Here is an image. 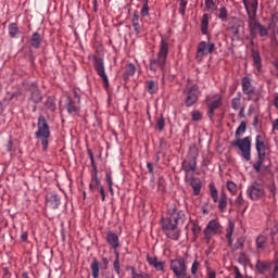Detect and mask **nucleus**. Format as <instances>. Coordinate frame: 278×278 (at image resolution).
Masks as SVG:
<instances>
[{
  "mask_svg": "<svg viewBox=\"0 0 278 278\" xmlns=\"http://www.w3.org/2000/svg\"><path fill=\"white\" fill-rule=\"evenodd\" d=\"M35 138L41 142L43 151L49 149V138H51V129L49 128V123L43 115L38 117L37 131L35 132Z\"/></svg>",
  "mask_w": 278,
  "mask_h": 278,
  "instance_id": "nucleus-1",
  "label": "nucleus"
},
{
  "mask_svg": "<svg viewBox=\"0 0 278 278\" xmlns=\"http://www.w3.org/2000/svg\"><path fill=\"white\" fill-rule=\"evenodd\" d=\"M166 58H168V41L166 39L161 40L160 51L156 60L150 62V71H164L166 68Z\"/></svg>",
  "mask_w": 278,
  "mask_h": 278,
  "instance_id": "nucleus-2",
  "label": "nucleus"
},
{
  "mask_svg": "<svg viewBox=\"0 0 278 278\" xmlns=\"http://www.w3.org/2000/svg\"><path fill=\"white\" fill-rule=\"evenodd\" d=\"M161 225L165 236H167L169 240H179L181 232L179 228H177V222L170 218H162Z\"/></svg>",
  "mask_w": 278,
  "mask_h": 278,
  "instance_id": "nucleus-3",
  "label": "nucleus"
},
{
  "mask_svg": "<svg viewBox=\"0 0 278 278\" xmlns=\"http://www.w3.org/2000/svg\"><path fill=\"white\" fill-rule=\"evenodd\" d=\"M220 233H223V225H220L218 219H212L204 229V239L206 243L210 244L212 238H214V236H220Z\"/></svg>",
  "mask_w": 278,
  "mask_h": 278,
  "instance_id": "nucleus-4",
  "label": "nucleus"
},
{
  "mask_svg": "<svg viewBox=\"0 0 278 278\" xmlns=\"http://www.w3.org/2000/svg\"><path fill=\"white\" fill-rule=\"evenodd\" d=\"M232 147L241 151V155L247 162L251 161V137L236 139L232 142Z\"/></svg>",
  "mask_w": 278,
  "mask_h": 278,
  "instance_id": "nucleus-5",
  "label": "nucleus"
},
{
  "mask_svg": "<svg viewBox=\"0 0 278 278\" xmlns=\"http://www.w3.org/2000/svg\"><path fill=\"white\" fill-rule=\"evenodd\" d=\"M169 267H170V270H173L175 277H178V278L186 277L188 273V267H186V260L184 258L172 260Z\"/></svg>",
  "mask_w": 278,
  "mask_h": 278,
  "instance_id": "nucleus-6",
  "label": "nucleus"
},
{
  "mask_svg": "<svg viewBox=\"0 0 278 278\" xmlns=\"http://www.w3.org/2000/svg\"><path fill=\"white\" fill-rule=\"evenodd\" d=\"M187 97L185 100V104L187 108H192L197 101H199V97L201 96V90L199 89V86L193 85L187 91H185Z\"/></svg>",
  "mask_w": 278,
  "mask_h": 278,
  "instance_id": "nucleus-7",
  "label": "nucleus"
},
{
  "mask_svg": "<svg viewBox=\"0 0 278 278\" xmlns=\"http://www.w3.org/2000/svg\"><path fill=\"white\" fill-rule=\"evenodd\" d=\"M214 49H216L214 42L201 41L198 46L197 60L201 62L205 55L214 53Z\"/></svg>",
  "mask_w": 278,
  "mask_h": 278,
  "instance_id": "nucleus-8",
  "label": "nucleus"
},
{
  "mask_svg": "<svg viewBox=\"0 0 278 278\" xmlns=\"http://www.w3.org/2000/svg\"><path fill=\"white\" fill-rule=\"evenodd\" d=\"M65 105L71 116H77V114H79V110H81V100L79 99V96L76 93L74 100L67 98Z\"/></svg>",
  "mask_w": 278,
  "mask_h": 278,
  "instance_id": "nucleus-9",
  "label": "nucleus"
},
{
  "mask_svg": "<svg viewBox=\"0 0 278 278\" xmlns=\"http://www.w3.org/2000/svg\"><path fill=\"white\" fill-rule=\"evenodd\" d=\"M223 105V96L222 94H214L211 98H207V108H208V118H212L214 116V112L218 110Z\"/></svg>",
  "mask_w": 278,
  "mask_h": 278,
  "instance_id": "nucleus-10",
  "label": "nucleus"
},
{
  "mask_svg": "<svg viewBox=\"0 0 278 278\" xmlns=\"http://www.w3.org/2000/svg\"><path fill=\"white\" fill-rule=\"evenodd\" d=\"M248 194L252 201H257V199H262V197H264V187L257 182H253L248 188Z\"/></svg>",
  "mask_w": 278,
  "mask_h": 278,
  "instance_id": "nucleus-11",
  "label": "nucleus"
},
{
  "mask_svg": "<svg viewBox=\"0 0 278 278\" xmlns=\"http://www.w3.org/2000/svg\"><path fill=\"white\" fill-rule=\"evenodd\" d=\"M93 66L97 74L101 77L102 81L108 86V74H105V65L103 64V59H94Z\"/></svg>",
  "mask_w": 278,
  "mask_h": 278,
  "instance_id": "nucleus-12",
  "label": "nucleus"
},
{
  "mask_svg": "<svg viewBox=\"0 0 278 278\" xmlns=\"http://www.w3.org/2000/svg\"><path fill=\"white\" fill-rule=\"evenodd\" d=\"M242 91L247 94L249 101L253 99V94L255 92V87H253V84L251 83V78L248 76L243 77L241 80Z\"/></svg>",
  "mask_w": 278,
  "mask_h": 278,
  "instance_id": "nucleus-13",
  "label": "nucleus"
},
{
  "mask_svg": "<svg viewBox=\"0 0 278 278\" xmlns=\"http://www.w3.org/2000/svg\"><path fill=\"white\" fill-rule=\"evenodd\" d=\"M255 147L258 155H266V136L260 134L255 137Z\"/></svg>",
  "mask_w": 278,
  "mask_h": 278,
  "instance_id": "nucleus-14",
  "label": "nucleus"
},
{
  "mask_svg": "<svg viewBox=\"0 0 278 278\" xmlns=\"http://www.w3.org/2000/svg\"><path fill=\"white\" fill-rule=\"evenodd\" d=\"M243 5L249 17H251V12L253 14L252 16H257V0H243Z\"/></svg>",
  "mask_w": 278,
  "mask_h": 278,
  "instance_id": "nucleus-15",
  "label": "nucleus"
},
{
  "mask_svg": "<svg viewBox=\"0 0 278 278\" xmlns=\"http://www.w3.org/2000/svg\"><path fill=\"white\" fill-rule=\"evenodd\" d=\"M231 108L236 112H239V114L241 116L244 115L245 106H244V103H242V97L240 96V93L236 98H232V100H231Z\"/></svg>",
  "mask_w": 278,
  "mask_h": 278,
  "instance_id": "nucleus-16",
  "label": "nucleus"
},
{
  "mask_svg": "<svg viewBox=\"0 0 278 278\" xmlns=\"http://www.w3.org/2000/svg\"><path fill=\"white\" fill-rule=\"evenodd\" d=\"M232 40H240L242 34H244V27L241 24H233L230 28Z\"/></svg>",
  "mask_w": 278,
  "mask_h": 278,
  "instance_id": "nucleus-17",
  "label": "nucleus"
},
{
  "mask_svg": "<svg viewBox=\"0 0 278 278\" xmlns=\"http://www.w3.org/2000/svg\"><path fill=\"white\" fill-rule=\"evenodd\" d=\"M106 242L112 247V249L116 250L121 247V241L118 240V235L114 232H108Z\"/></svg>",
  "mask_w": 278,
  "mask_h": 278,
  "instance_id": "nucleus-18",
  "label": "nucleus"
},
{
  "mask_svg": "<svg viewBox=\"0 0 278 278\" xmlns=\"http://www.w3.org/2000/svg\"><path fill=\"white\" fill-rule=\"evenodd\" d=\"M182 170L188 175L189 173H194L197 170V159L195 156L192 157L191 161L187 162L185 161L182 163Z\"/></svg>",
  "mask_w": 278,
  "mask_h": 278,
  "instance_id": "nucleus-19",
  "label": "nucleus"
},
{
  "mask_svg": "<svg viewBox=\"0 0 278 278\" xmlns=\"http://www.w3.org/2000/svg\"><path fill=\"white\" fill-rule=\"evenodd\" d=\"M262 24H260L257 22V20H255V16L254 15H250L249 17V29H250V34L251 36H255L258 31V28Z\"/></svg>",
  "mask_w": 278,
  "mask_h": 278,
  "instance_id": "nucleus-20",
  "label": "nucleus"
},
{
  "mask_svg": "<svg viewBox=\"0 0 278 278\" xmlns=\"http://www.w3.org/2000/svg\"><path fill=\"white\" fill-rule=\"evenodd\" d=\"M262 24H260L257 22V20H255V16L254 15H250L249 17V29H250V34L251 36H255L258 31V28Z\"/></svg>",
  "mask_w": 278,
  "mask_h": 278,
  "instance_id": "nucleus-21",
  "label": "nucleus"
},
{
  "mask_svg": "<svg viewBox=\"0 0 278 278\" xmlns=\"http://www.w3.org/2000/svg\"><path fill=\"white\" fill-rule=\"evenodd\" d=\"M47 203L52 210H58V207H60V197L55 193H50L47 197Z\"/></svg>",
  "mask_w": 278,
  "mask_h": 278,
  "instance_id": "nucleus-22",
  "label": "nucleus"
},
{
  "mask_svg": "<svg viewBox=\"0 0 278 278\" xmlns=\"http://www.w3.org/2000/svg\"><path fill=\"white\" fill-rule=\"evenodd\" d=\"M147 262L150 266H153L155 270H164V262L157 261V257H147Z\"/></svg>",
  "mask_w": 278,
  "mask_h": 278,
  "instance_id": "nucleus-23",
  "label": "nucleus"
},
{
  "mask_svg": "<svg viewBox=\"0 0 278 278\" xmlns=\"http://www.w3.org/2000/svg\"><path fill=\"white\" fill-rule=\"evenodd\" d=\"M132 27L137 36H140L142 33V24H140V16L134 14L131 18Z\"/></svg>",
  "mask_w": 278,
  "mask_h": 278,
  "instance_id": "nucleus-24",
  "label": "nucleus"
},
{
  "mask_svg": "<svg viewBox=\"0 0 278 278\" xmlns=\"http://www.w3.org/2000/svg\"><path fill=\"white\" fill-rule=\"evenodd\" d=\"M190 186L193 190V194H195V197H199V194H201V180L199 178H191Z\"/></svg>",
  "mask_w": 278,
  "mask_h": 278,
  "instance_id": "nucleus-25",
  "label": "nucleus"
},
{
  "mask_svg": "<svg viewBox=\"0 0 278 278\" xmlns=\"http://www.w3.org/2000/svg\"><path fill=\"white\" fill-rule=\"evenodd\" d=\"M208 27H210V15L204 14L201 21V33L203 34V36H207Z\"/></svg>",
  "mask_w": 278,
  "mask_h": 278,
  "instance_id": "nucleus-26",
  "label": "nucleus"
},
{
  "mask_svg": "<svg viewBox=\"0 0 278 278\" xmlns=\"http://www.w3.org/2000/svg\"><path fill=\"white\" fill-rule=\"evenodd\" d=\"M89 188H90L91 192H94V190L101 188V180H99L97 172H94V174H92V176H91V182L89 185Z\"/></svg>",
  "mask_w": 278,
  "mask_h": 278,
  "instance_id": "nucleus-27",
  "label": "nucleus"
},
{
  "mask_svg": "<svg viewBox=\"0 0 278 278\" xmlns=\"http://www.w3.org/2000/svg\"><path fill=\"white\" fill-rule=\"evenodd\" d=\"M266 242H268V237L261 235L257 237L256 239V249L258 251H264V249H266Z\"/></svg>",
  "mask_w": 278,
  "mask_h": 278,
  "instance_id": "nucleus-28",
  "label": "nucleus"
},
{
  "mask_svg": "<svg viewBox=\"0 0 278 278\" xmlns=\"http://www.w3.org/2000/svg\"><path fill=\"white\" fill-rule=\"evenodd\" d=\"M42 42V38L40 37V34L34 33L30 39V45L35 49H38Z\"/></svg>",
  "mask_w": 278,
  "mask_h": 278,
  "instance_id": "nucleus-29",
  "label": "nucleus"
},
{
  "mask_svg": "<svg viewBox=\"0 0 278 278\" xmlns=\"http://www.w3.org/2000/svg\"><path fill=\"white\" fill-rule=\"evenodd\" d=\"M252 59H253V64L257 71L262 68V56H260V52L253 51L252 52Z\"/></svg>",
  "mask_w": 278,
  "mask_h": 278,
  "instance_id": "nucleus-30",
  "label": "nucleus"
},
{
  "mask_svg": "<svg viewBox=\"0 0 278 278\" xmlns=\"http://www.w3.org/2000/svg\"><path fill=\"white\" fill-rule=\"evenodd\" d=\"M218 208H219V212H227V194L226 193H222L218 201Z\"/></svg>",
  "mask_w": 278,
  "mask_h": 278,
  "instance_id": "nucleus-31",
  "label": "nucleus"
},
{
  "mask_svg": "<svg viewBox=\"0 0 278 278\" xmlns=\"http://www.w3.org/2000/svg\"><path fill=\"white\" fill-rule=\"evenodd\" d=\"M204 8L206 12H216V0H204Z\"/></svg>",
  "mask_w": 278,
  "mask_h": 278,
  "instance_id": "nucleus-32",
  "label": "nucleus"
},
{
  "mask_svg": "<svg viewBox=\"0 0 278 278\" xmlns=\"http://www.w3.org/2000/svg\"><path fill=\"white\" fill-rule=\"evenodd\" d=\"M233 229H236V224H233V222L229 220L228 228L226 229V238L230 244H231V237L233 236Z\"/></svg>",
  "mask_w": 278,
  "mask_h": 278,
  "instance_id": "nucleus-33",
  "label": "nucleus"
},
{
  "mask_svg": "<svg viewBox=\"0 0 278 278\" xmlns=\"http://www.w3.org/2000/svg\"><path fill=\"white\" fill-rule=\"evenodd\" d=\"M245 131H247V123L241 122L239 127L237 128V130L235 132V138L240 139V137L243 136Z\"/></svg>",
  "mask_w": 278,
  "mask_h": 278,
  "instance_id": "nucleus-34",
  "label": "nucleus"
},
{
  "mask_svg": "<svg viewBox=\"0 0 278 278\" xmlns=\"http://www.w3.org/2000/svg\"><path fill=\"white\" fill-rule=\"evenodd\" d=\"M91 275L93 278H99V261L97 258H94L92 262H91Z\"/></svg>",
  "mask_w": 278,
  "mask_h": 278,
  "instance_id": "nucleus-35",
  "label": "nucleus"
},
{
  "mask_svg": "<svg viewBox=\"0 0 278 278\" xmlns=\"http://www.w3.org/2000/svg\"><path fill=\"white\" fill-rule=\"evenodd\" d=\"M157 83H155L154 80L147 81V90L149 94H155V92H157Z\"/></svg>",
  "mask_w": 278,
  "mask_h": 278,
  "instance_id": "nucleus-36",
  "label": "nucleus"
},
{
  "mask_svg": "<svg viewBox=\"0 0 278 278\" xmlns=\"http://www.w3.org/2000/svg\"><path fill=\"white\" fill-rule=\"evenodd\" d=\"M20 30H18V26L16 25V23H12L9 25V36L11 38H16V36H18Z\"/></svg>",
  "mask_w": 278,
  "mask_h": 278,
  "instance_id": "nucleus-37",
  "label": "nucleus"
},
{
  "mask_svg": "<svg viewBox=\"0 0 278 278\" xmlns=\"http://www.w3.org/2000/svg\"><path fill=\"white\" fill-rule=\"evenodd\" d=\"M216 16L217 18H219V21H223L224 23H226L227 16H228L227 8L225 7L219 8Z\"/></svg>",
  "mask_w": 278,
  "mask_h": 278,
  "instance_id": "nucleus-38",
  "label": "nucleus"
},
{
  "mask_svg": "<svg viewBox=\"0 0 278 278\" xmlns=\"http://www.w3.org/2000/svg\"><path fill=\"white\" fill-rule=\"evenodd\" d=\"M30 99L34 103H40V101H42V93L40 92V90L35 89L31 92Z\"/></svg>",
  "mask_w": 278,
  "mask_h": 278,
  "instance_id": "nucleus-39",
  "label": "nucleus"
},
{
  "mask_svg": "<svg viewBox=\"0 0 278 278\" xmlns=\"http://www.w3.org/2000/svg\"><path fill=\"white\" fill-rule=\"evenodd\" d=\"M269 277L278 278V258L270 266Z\"/></svg>",
  "mask_w": 278,
  "mask_h": 278,
  "instance_id": "nucleus-40",
  "label": "nucleus"
},
{
  "mask_svg": "<svg viewBox=\"0 0 278 278\" xmlns=\"http://www.w3.org/2000/svg\"><path fill=\"white\" fill-rule=\"evenodd\" d=\"M266 155H258V160L253 164V168L256 173H260L262 170V165L264 164Z\"/></svg>",
  "mask_w": 278,
  "mask_h": 278,
  "instance_id": "nucleus-41",
  "label": "nucleus"
},
{
  "mask_svg": "<svg viewBox=\"0 0 278 278\" xmlns=\"http://www.w3.org/2000/svg\"><path fill=\"white\" fill-rule=\"evenodd\" d=\"M172 220L176 223V225H178V223H184V220H186V213H184V211H179L176 215H174V219Z\"/></svg>",
  "mask_w": 278,
  "mask_h": 278,
  "instance_id": "nucleus-42",
  "label": "nucleus"
},
{
  "mask_svg": "<svg viewBox=\"0 0 278 278\" xmlns=\"http://www.w3.org/2000/svg\"><path fill=\"white\" fill-rule=\"evenodd\" d=\"M131 278H151V276L147 273L136 271V268L131 267Z\"/></svg>",
  "mask_w": 278,
  "mask_h": 278,
  "instance_id": "nucleus-43",
  "label": "nucleus"
},
{
  "mask_svg": "<svg viewBox=\"0 0 278 278\" xmlns=\"http://www.w3.org/2000/svg\"><path fill=\"white\" fill-rule=\"evenodd\" d=\"M211 199L214 203H218V190L214 185H210Z\"/></svg>",
  "mask_w": 278,
  "mask_h": 278,
  "instance_id": "nucleus-44",
  "label": "nucleus"
},
{
  "mask_svg": "<svg viewBox=\"0 0 278 278\" xmlns=\"http://www.w3.org/2000/svg\"><path fill=\"white\" fill-rule=\"evenodd\" d=\"M179 3V14H181V16H186V8L188 5V1L187 0H178Z\"/></svg>",
  "mask_w": 278,
  "mask_h": 278,
  "instance_id": "nucleus-45",
  "label": "nucleus"
},
{
  "mask_svg": "<svg viewBox=\"0 0 278 278\" xmlns=\"http://www.w3.org/2000/svg\"><path fill=\"white\" fill-rule=\"evenodd\" d=\"M165 126H166V121L164 119V116L161 115V117L156 121V129L159 131H163Z\"/></svg>",
  "mask_w": 278,
  "mask_h": 278,
  "instance_id": "nucleus-46",
  "label": "nucleus"
},
{
  "mask_svg": "<svg viewBox=\"0 0 278 278\" xmlns=\"http://www.w3.org/2000/svg\"><path fill=\"white\" fill-rule=\"evenodd\" d=\"M227 190L230 191V194H236V192H238V186L233 181H228Z\"/></svg>",
  "mask_w": 278,
  "mask_h": 278,
  "instance_id": "nucleus-47",
  "label": "nucleus"
},
{
  "mask_svg": "<svg viewBox=\"0 0 278 278\" xmlns=\"http://www.w3.org/2000/svg\"><path fill=\"white\" fill-rule=\"evenodd\" d=\"M141 16H149V0L143 1V7L141 9Z\"/></svg>",
  "mask_w": 278,
  "mask_h": 278,
  "instance_id": "nucleus-48",
  "label": "nucleus"
},
{
  "mask_svg": "<svg viewBox=\"0 0 278 278\" xmlns=\"http://www.w3.org/2000/svg\"><path fill=\"white\" fill-rule=\"evenodd\" d=\"M126 75H135L136 74V65H134V63H129L126 67Z\"/></svg>",
  "mask_w": 278,
  "mask_h": 278,
  "instance_id": "nucleus-49",
  "label": "nucleus"
},
{
  "mask_svg": "<svg viewBox=\"0 0 278 278\" xmlns=\"http://www.w3.org/2000/svg\"><path fill=\"white\" fill-rule=\"evenodd\" d=\"M192 116V121L197 122V121H201V118H203V113H201V111H193L191 113Z\"/></svg>",
  "mask_w": 278,
  "mask_h": 278,
  "instance_id": "nucleus-50",
  "label": "nucleus"
},
{
  "mask_svg": "<svg viewBox=\"0 0 278 278\" xmlns=\"http://www.w3.org/2000/svg\"><path fill=\"white\" fill-rule=\"evenodd\" d=\"M256 268H258L260 273H266V270L269 268V265L268 263H258Z\"/></svg>",
  "mask_w": 278,
  "mask_h": 278,
  "instance_id": "nucleus-51",
  "label": "nucleus"
},
{
  "mask_svg": "<svg viewBox=\"0 0 278 278\" xmlns=\"http://www.w3.org/2000/svg\"><path fill=\"white\" fill-rule=\"evenodd\" d=\"M258 34L262 38L268 36V28L264 25L258 26Z\"/></svg>",
  "mask_w": 278,
  "mask_h": 278,
  "instance_id": "nucleus-52",
  "label": "nucleus"
},
{
  "mask_svg": "<svg viewBox=\"0 0 278 278\" xmlns=\"http://www.w3.org/2000/svg\"><path fill=\"white\" fill-rule=\"evenodd\" d=\"M113 268L117 275H121V262L118 261V258H115L113 263Z\"/></svg>",
  "mask_w": 278,
  "mask_h": 278,
  "instance_id": "nucleus-53",
  "label": "nucleus"
},
{
  "mask_svg": "<svg viewBox=\"0 0 278 278\" xmlns=\"http://www.w3.org/2000/svg\"><path fill=\"white\" fill-rule=\"evenodd\" d=\"M46 105L50 112H55V102H53V100L49 99Z\"/></svg>",
  "mask_w": 278,
  "mask_h": 278,
  "instance_id": "nucleus-54",
  "label": "nucleus"
},
{
  "mask_svg": "<svg viewBox=\"0 0 278 278\" xmlns=\"http://www.w3.org/2000/svg\"><path fill=\"white\" fill-rule=\"evenodd\" d=\"M199 270V261H193L191 266V275H194Z\"/></svg>",
  "mask_w": 278,
  "mask_h": 278,
  "instance_id": "nucleus-55",
  "label": "nucleus"
},
{
  "mask_svg": "<svg viewBox=\"0 0 278 278\" xmlns=\"http://www.w3.org/2000/svg\"><path fill=\"white\" fill-rule=\"evenodd\" d=\"M239 262L241 264H249V257L247 256V254L242 253L239 255Z\"/></svg>",
  "mask_w": 278,
  "mask_h": 278,
  "instance_id": "nucleus-56",
  "label": "nucleus"
},
{
  "mask_svg": "<svg viewBox=\"0 0 278 278\" xmlns=\"http://www.w3.org/2000/svg\"><path fill=\"white\" fill-rule=\"evenodd\" d=\"M192 232L194 233V236H197L198 233H201V226L194 224L192 227Z\"/></svg>",
  "mask_w": 278,
  "mask_h": 278,
  "instance_id": "nucleus-57",
  "label": "nucleus"
},
{
  "mask_svg": "<svg viewBox=\"0 0 278 278\" xmlns=\"http://www.w3.org/2000/svg\"><path fill=\"white\" fill-rule=\"evenodd\" d=\"M273 66L275 68V75L276 77H278V59H276L274 62H273Z\"/></svg>",
  "mask_w": 278,
  "mask_h": 278,
  "instance_id": "nucleus-58",
  "label": "nucleus"
},
{
  "mask_svg": "<svg viewBox=\"0 0 278 278\" xmlns=\"http://www.w3.org/2000/svg\"><path fill=\"white\" fill-rule=\"evenodd\" d=\"M105 179H106L108 186H113L114 182L112 181V175L106 174Z\"/></svg>",
  "mask_w": 278,
  "mask_h": 278,
  "instance_id": "nucleus-59",
  "label": "nucleus"
},
{
  "mask_svg": "<svg viewBox=\"0 0 278 278\" xmlns=\"http://www.w3.org/2000/svg\"><path fill=\"white\" fill-rule=\"evenodd\" d=\"M273 129L278 131V118L273 122Z\"/></svg>",
  "mask_w": 278,
  "mask_h": 278,
  "instance_id": "nucleus-60",
  "label": "nucleus"
},
{
  "mask_svg": "<svg viewBox=\"0 0 278 278\" xmlns=\"http://www.w3.org/2000/svg\"><path fill=\"white\" fill-rule=\"evenodd\" d=\"M21 240H22V242H27V232H23L21 235Z\"/></svg>",
  "mask_w": 278,
  "mask_h": 278,
  "instance_id": "nucleus-61",
  "label": "nucleus"
},
{
  "mask_svg": "<svg viewBox=\"0 0 278 278\" xmlns=\"http://www.w3.org/2000/svg\"><path fill=\"white\" fill-rule=\"evenodd\" d=\"M147 168H148L149 173H153V164L147 163Z\"/></svg>",
  "mask_w": 278,
  "mask_h": 278,
  "instance_id": "nucleus-62",
  "label": "nucleus"
},
{
  "mask_svg": "<svg viewBox=\"0 0 278 278\" xmlns=\"http://www.w3.org/2000/svg\"><path fill=\"white\" fill-rule=\"evenodd\" d=\"M7 150L10 152L12 151V140H10L7 144Z\"/></svg>",
  "mask_w": 278,
  "mask_h": 278,
  "instance_id": "nucleus-63",
  "label": "nucleus"
},
{
  "mask_svg": "<svg viewBox=\"0 0 278 278\" xmlns=\"http://www.w3.org/2000/svg\"><path fill=\"white\" fill-rule=\"evenodd\" d=\"M235 278H242V274H240V270H236V276H235Z\"/></svg>",
  "mask_w": 278,
  "mask_h": 278,
  "instance_id": "nucleus-64",
  "label": "nucleus"
}]
</instances>
